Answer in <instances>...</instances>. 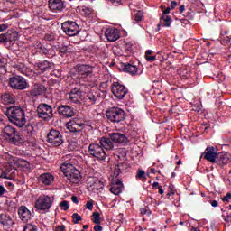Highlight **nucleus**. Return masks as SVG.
I'll return each instance as SVG.
<instances>
[{
  "mask_svg": "<svg viewBox=\"0 0 231 231\" xmlns=\"http://www.w3.org/2000/svg\"><path fill=\"white\" fill-rule=\"evenodd\" d=\"M99 143L103 149H106L107 151H113L115 149V144L111 137H101Z\"/></svg>",
  "mask_w": 231,
  "mask_h": 231,
  "instance_id": "c85d7f7f",
  "label": "nucleus"
},
{
  "mask_svg": "<svg viewBox=\"0 0 231 231\" xmlns=\"http://www.w3.org/2000/svg\"><path fill=\"white\" fill-rule=\"evenodd\" d=\"M231 162L230 153H226L225 152H217L215 157V162H213V165L217 169H223V167L228 165Z\"/></svg>",
  "mask_w": 231,
  "mask_h": 231,
  "instance_id": "ddd939ff",
  "label": "nucleus"
},
{
  "mask_svg": "<svg viewBox=\"0 0 231 231\" xmlns=\"http://www.w3.org/2000/svg\"><path fill=\"white\" fill-rule=\"evenodd\" d=\"M9 85L12 89H18L19 91H23L30 88L28 81L23 76H13L9 79Z\"/></svg>",
  "mask_w": 231,
  "mask_h": 231,
  "instance_id": "6e6552de",
  "label": "nucleus"
},
{
  "mask_svg": "<svg viewBox=\"0 0 231 231\" xmlns=\"http://www.w3.org/2000/svg\"><path fill=\"white\" fill-rule=\"evenodd\" d=\"M224 221H226V223H228V225H231V217H228V216L224 217Z\"/></svg>",
  "mask_w": 231,
  "mask_h": 231,
  "instance_id": "69168bd1",
  "label": "nucleus"
},
{
  "mask_svg": "<svg viewBox=\"0 0 231 231\" xmlns=\"http://www.w3.org/2000/svg\"><path fill=\"white\" fill-rule=\"evenodd\" d=\"M69 98L74 104H79V102H80V98H82V90L77 88H72L69 93Z\"/></svg>",
  "mask_w": 231,
  "mask_h": 231,
  "instance_id": "a878e982",
  "label": "nucleus"
},
{
  "mask_svg": "<svg viewBox=\"0 0 231 231\" xmlns=\"http://www.w3.org/2000/svg\"><path fill=\"white\" fill-rule=\"evenodd\" d=\"M163 15H167L171 14V7H167L165 10L162 11Z\"/></svg>",
  "mask_w": 231,
  "mask_h": 231,
  "instance_id": "052dcab7",
  "label": "nucleus"
},
{
  "mask_svg": "<svg viewBox=\"0 0 231 231\" xmlns=\"http://www.w3.org/2000/svg\"><path fill=\"white\" fill-rule=\"evenodd\" d=\"M141 214H143V216H145V214L151 215V211L147 210L146 208H142L141 209Z\"/></svg>",
  "mask_w": 231,
  "mask_h": 231,
  "instance_id": "13d9d810",
  "label": "nucleus"
},
{
  "mask_svg": "<svg viewBox=\"0 0 231 231\" xmlns=\"http://www.w3.org/2000/svg\"><path fill=\"white\" fill-rule=\"evenodd\" d=\"M183 16L187 17V18H182L180 21L181 24L184 26H187V24H189L190 23V21H192L194 19V16H192V13H190V12H187L186 14H183Z\"/></svg>",
  "mask_w": 231,
  "mask_h": 231,
  "instance_id": "f704fd0d",
  "label": "nucleus"
},
{
  "mask_svg": "<svg viewBox=\"0 0 231 231\" xmlns=\"http://www.w3.org/2000/svg\"><path fill=\"white\" fill-rule=\"evenodd\" d=\"M129 169V163L127 162H119L116 165L114 169L115 178H118L122 174V171H127Z\"/></svg>",
  "mask_w": 231,
  "mask_h": 231,
  "instance_id": "7c9ffc66",
  "label": "nucleus"
},
{
  "mask_svg": "<svg viewBox=\"0 0 231 231\" xmlns=\"http://www.w3.org/2000/svg\"><path fill=\"white\" fill-rule=\"evenodd\" d=\"M47 142L54 147H60L64 143V136L59 130L51 129L47 134Z\"/></svg>",
  "mask_w": 231,
  "mask_h": 231,
  "instance_id": "9d476101",
  "label": "nucleus"
},
{
  "mask_svg": "<svg viewBox=\"0 0 231 231\" xmlns=\"http://www.w3.org/2000/svg\"><path fill=\"white\" fill-rule=\"evenodd\" d=\"M108 136L114 143H119L120 145H127L129 143V138L125 134L121 133H109Z\"/></svg>",
  "mask_w": 231,
  "mask_h": 231,
  "instance_id": "dca6fc26",
  "label": "nucleus"
},
{
  "mask_svg": "<svg viewBox=\"0 0 231 231\" xmlns=\"http://www.w3.org/2000/svg\"><path fill=\"white\" fill-rule=\"evenodd\" d=\"M178 6V2L176 1H171V10H174V8H176Z\"/></svg>",
  "mask_w": 231,
  "mask_h": 231,
  "instance_id": "6e6d98bb",
  "label": "nucleus"
},
{
  "mask_svg": "<svg viewBox=\"0 0 231 231\" xmlns=\"http://www.w3.org/2000/svg\"><path fill=\"white\" fill-rule=\"evenodd\" d=\"M111 91L114 97H116L118 100H123V98L129 93L127 88L119 82H114L111 86Z\"/></svg>",
  "mask_w": 231,
  "mask_h": 231,
  "instance_id": "2eb2a0df",
  "label": "nucleus"
},
{
  "mask_svg": "<svg viewBox=\"0 0 231 231\" xmlns=\"http://www.w3.org/2000/svg\"><path fill=\"white\" fill-rule=\"evenodd\" d=\"M52 66H53V63L48 60L40 61L35 64L36 69L38 71H41L42 73H46V71H49V69H51Z\"/></svg>",
  "mask_w": 231,
  "mask_h": 231,
  "instance_id": "cd10ccee",
  "label": "nucleus"
},
{
  "mask_svg": "<svg viewBox=\"0 0 231 231\" xmlns=\"http://www.w3.org/2000/svg\"><path fill=\"white\" fill-rule=\"evenodd\" d=\"M75 142H70V143H69V149L70 150V151H74L75 150V147H73V145H75Z\"/></svg>",
  "mask_w": 231,
  "mask_h": 231,
  "instance_id": "bf43d9fd",
  "label": "nucleus"
},
{
  "mask_svg": "<svg viewBox=\"0 0 231 231\" xmlns=\"http://www.w3.org/2000/svg\"><path fill=\"white\" fill-rule=\"evenodd\" d=\"M60 207L63 208V210H69V202L68 200H63L60 203Z\"/></svg>",
  "mask_w": 231,
  "mask_h": 231,
  "instance_id": "79ce46f5",
  "label": "nucleus"
},
{
  "mask_svg": "<svg viewBox=\"0 0 231 231\" xmlns=\"http://www.w3.org/2000/svg\"><path fill=\"white\" fill-rule=\"evenodd\" d=\"M121 68L125 73H128L133 77L138 75V66L133 65V63H123Z\"/></svg>",
  "mask_w": 231,
  "mask_h": 231,
  "instance_id": "bb28decb",
  "label": "nucleus"
},
{
  "mask_svg": "<svg viewBox=\"0 0 231 231\" xmlns=\"http://www.w3.org/2000/svg\"><path fill=\"white\" fill-rule=\"evenodd\" d=\"M38 117L45 122H50L53 118V106L45 103H42L37 107Z\"/></svg>",
  "mask_w": 231,
  "mask_h": 231,
  "instance_id": "423d86ee",
  "label": "nucleus"
},
{
  "mask_svg": "<svg viewBox=\"0 0 231 231\" xmlns=\"http://www.w3.org/2000/svg\"><path fill=\"white\" fill-rule=\"evenodd\" d=\"M136 178H139V180H147V177H145V171L143 170L137 171Z\"/></svg>",
  "mask_w": 231,
  "mask_h": 231,
  "instance_id": "a19ab883",
  "label": "nucleus"
},
{
  "mask_svg": "<svg viewBox=\"0 0 231 231\" xmlns=\"http://www.w3.org/2000/svg\"><path fill=\"white\" fill-rule=\"evenodd\" d=\"M53 180H55V178L51 173H43L40 175L38 181L42 183V185H51Z\"/></svg>",
  "mask_w": 231,
  "mask_h": 231,
  "instance_id": "c756f323",
  "label": "nucleus"
},
{
  "mask_svg": "<svg viewBox=\"0 0 231 231\" xmlns=\"http://www.w3.org/2000/svg\"><path fill=\"white\" fill-rule=\"evenodd\" d=\"M161 23H163L162 26H164L165 28H169L171 27V23H172V20L169 15H162L161 18Z\"/></svg>",
  "mask_w": 231,
  "mask_h": 231,
  "instance_id": "e433bc0d",
  "label": "nucleus"
},
{
  "mask_svg": "<svg viewBox=\"0 0 231 231\" xmlns=\"http://www.w3.org/2000/svg\"><path fill=\"white\" fill-rule=\"evenodd\" d=\"M132 19L135 22V23L142 22V19H143V11H134L132 13Z\"/></svg>",
  "mask_w": 231,
  "mask_h": 231,
  "instance_id": "72a5a7b5",
  "label": "nucleus"
},
{
  "mask_svg": "<svg viewBox=\"0 0 231 231\" xmlns=\"http://www.w3.org/2000/svg\"><path fill=\"white\" fill-rule=\"evenodd\" d=\"M61 29L69 37H75L80 33V26L77 22L66 21L61 23Z\"/></svg>",
  "mask_w": 231,
  "mask_h": 231,
  "instance_id": "0eeeda50",
  "label": "nucleus"
},
{
  "mask_svg": "<svg viewBox=\"0 0 231 231\" xmlns=\"http://www.w3.org/2000/svg\"><path fill=\"white\" fill-rule=\"evenodd\" d=\"M51 50V45L50 43L38 44V53H41V55H50Z\"/></svg>",
  "mask_w": 231,
  "mask_h": 231,
  "instance_id": "2f4dec72",
  "label": "nucleus"
},
{
  "mask_svg": "<svg viewBox=\"0 0 231 231\" xmlns=\"http://www.w3.org/2000/svg\"><path fill=\"white\" fill-rule=\"evenodd\" d=\"M169 189H170V191L167 193V196H174V194H175L174 186L173 185H170Z\"/></svg>",
  "mask_w": 231,
  "mask_h": 231,
  "instance_id": "49530a36",
  "label": "nucleus"
},
{
  "mask_svg": "<svg viewBox=\"0 0 231 231\" xmlns=\"http://www.w3.org/2000/svg\"><path fill=\"white\" fill-rule=\"evenodd\" d=\"M79 221H82V217L79 215V213H74L72 215V223H74V225H79Z\"/></svg>",
  "mask_w": 231,
  "mask_h": 231,
  "instance_id": "58836bf2",
  "label": "nucleus"
},
{
  "mask_svg": "<svg viewBox=\"0 0 231 231\" xmlns=\"http://www.w3.org/2000/svg\"><path fill=\"white\" fill-rule=\"evenodd\" d=\"M114 6H118L120 3H122V0H108Z\"/></svg>",
  "mask_w": 231,
  "mask_h": 231,
  "instance_id": "3c124183",
  "label": "nucleus"
},
{
  "mask_svg": "<svg viewBox=\"0 0 231 231\" xmlns=\"http://www.w3.org/2000/svg\"><path fill=\"white\" fill-rule=\"evenodd\" d=\"M79 12L81 15H84L85 17H88V15H91V14H93V8L88 7L86 5H82L79 7Z\"/></svg>",
  "mask_w": 231,
  "mask_h": 231,
  "instance_id": "c9c22d12",
  "label": "nucleus"
},
{
  "mask_svg": "<svg viewBox=\"0 0 231 231\" xmlns=\"http://www.w3.org/2000/svg\"><path fill=\"white\" fill-rule=\"evenodd\" d=\"M123 189H124V183H122V180L118 179V177L114 179L112 182V186L110 188V192L112 194H115V196H118L122 193Z\"/></svg>",
  "mask_w": 231,
  "mask_h": 231,
  "instance_id": "b1692460",
  "label": "nucleus"
},
{
  "mask_svg": "<svg viewBox=\"0 0 231 231\" xmlns=\"http://www.w3.org/2000/svg\"><path fill=\"white\" fill-rule=\"evenodd\" d=\"M60 171L63 173L65 181L67 183L79 184L80 180H82V175L80 171L75 168L71 162H65L60 165Z\"/></svg>",
  "mask_w": 231,
  "mask_h": 231,
  "instance_id": "f03ea898",
  "label": "nucleus"
},
{
  "mask_svg": "<svg viewBox=\"0 0 231 231\" xmlns=\"http://www.w3.org/2000/svg\"><path fill=\"white\" fill-rule=\"evenodd\" d=\"M216 156H217V152H216L214 146H208L201 154V158H204V160H207V162H209L210 163L216 162Z\"/></svg>",
  "mask_w": 231,
  "mask_h": 231,
  "instance_id": "a211bd4d",
  "label": "nucleus"
},
{
  "mask_svg": "<svg viewBox=\"0 0 231 231\" xmlns=\"http://www.w3.org/2000/svg\"><path fill=\"white\" fill-rule=\"evenodd\" d=\"M60 53H68V46L64 45L60 48Z\"/></svg>",
  "mask_w": 231,
  "mask_h": 231,
  "instance_id": "864d4df0",
  "label": "nucleus"
},
{
  "mask_svg": "<svg viewBox=\"0 0 231 231\" xmlns=\"http://www.w3.org/2000/svg\"><path fill=\"white\" fill-rule=\"evenodd\" d=\"M98 97H100V94L97 91L90 90L88 93H87L86 99L90 104H97V100H98Z\"/></svg>",
  "mask_w": 231,
  "mask_h": 231,
  "instance_id": "473e14b6",
  "label": "nucleus"
},
{
  "mask_svg": "<svg viewBox=\"0 0 231 231\" xmlns=\"http://www.w3.org/2000/svg\"><path fill=\"white\" fill-rule=\"evenodd\" d=\"M44 40L51 42V41H55V36L52 34H45Z\"/></svg>",
  "mask_w": 231,
  "mask_h": 231,
  "instance_id": "a18cd8bd",
  "label": "nucleus"
},
{
  "mask_svg": "<svg viewBox=\"0 0 231 231\" xmlns=\"http://www.w3.org/2000/svg\"><path fill=\"white\" fill-rule=\"evenodd\" d=\"M86 208H87L88 210H93V200H88V201H87Z\"/></svg>",
  "mask_w": 231,
  "mask_h": 231,
  "instance_id": "de8ad7c7",
  "label": "nucleus"
},
{
  "mask_svg": "<svg viewBox=\"0 0 231 231\" xmlns=\"http://www.w3.org/2000/svg\"><path fill=\"white\" fill-rule=\"evenodd\" d=\"M93 216V223H95L96 225H100V213H98V211H96L92 214Z\"/></svg>",
  "mask_w": 231,
  "mask_h": 231,
  "instance_id": "ea45409f",
  "label": "nucleus"
},
{
  "mask_svg": "<svg viewBox=\"0 0 231 231\" xmlns=\"http://www.w3.org/2000/svg\"><path fill=\"white\" fill-rule=\"evenodd\" d=\"M49 8L51 12H62L66 8V4L62 0H49L48 1Z\"/></svg>",
  "mask_w": 231,
  "mask_h": 231,
  "instance_id": "aec40b11",
  "label": "nucleus"
},
{
  "mask_svg": "<svg viewBox=\"0 0 231 231\" xmlns=\"http://www.w3.org/2000/svg\"><path fill=\"white\" fill-rule=\"evenodd\" d=\"M53 205L51 198L48 195H41L35 202L37 210H50Z\"/></svg>",
  "mask_w": 231,
  "mask_h": 231,
  "instance_id": "4468645a",
  "label": "nucleus"
},
{
  "mask_svg": "<svg viewBox=\"0 0 231 231\" xmlns=\"http://www.w3.org/2000/svg\"><path fill=\"white\" fill-rule=\"evenodd\" d=\"M18 216L23 223H28L32 217V212L26 208V206H20L18 208Z\"/></svg>",
  "mask_w": 231,
  "mask_h": 231,
  "instance_id": "5701e85b",
  "label": "nucleus"
},
{
  "mask_svg": "<svg viewBox=\"0 0 231 231\" xmlns=\"http://www.w3.org/2000/svg\"><path fill=\"white\" fill-rule=\"evenodd\" d=\"M211 206L217 207V200H212L211 201Z\"/></svg>",
  "mask_w": 231,
  "mask_h": 231,
  "instance_id": "338daca9",
  "label": "nucleus"
},
{
  "mask_svg": "<svg viewBox=\"0 0 231 231\" xmlns=\"http://www.w3.org/2000/svg\"><path fill=\"white\" fill-rule=\"evenodd\" d=\"M57 111L60 116H63V118H72V116H75V110L68 105L59 106Z\"/></svg>",
  "mask_w": 231,
  "mask_h": 231,
  "instance_id": "f3484780",
  "label": "nucleus"
},
{
  "mask_svg": "<svg viewBox=\"0 0 231 231\" xmlns=\"http://www.w3.org/2000/svg\"><path fill=\"white\" fill-rule=\"evenodd\" d=\"M226 216L231 218V208L227 209Z\"/></svg>",
  "mask_w": 231,
  "mask_h": 231,
  "instance_id": "774afa93",
  "label": "nucleus"
},
{
  "mask_svg": "<svg viewBox=\"0 0 231 231\" xmlns=\"http://www.w3.org/2000/svg\"><path fill=\"white\" fill-rule=\"evenodd\" d=\"M0 225H2L4 228H12V226L15 225V219L8 213H2L0 214Z\"/></svg>",
  "mask_w": 231,
  "mask_h": 231,
  "instance_id": "6ab92c4d",
  "label": "nucleus"
},
{
  "mask_svg": "<svg viewBox=\"0 0 231 231\" xmlns=\"http://www.w3.org/2000/svg\"><path fill=\"white\" fill-rule=\"evenodd\" d=\"M17 39H19V33L14 29L8 30L5 33L0 34L1 44L6 45L9 42L10 45H14Z\"/></svg>",
  "mask_w": 231,
  "mask_h": 231,
  "instance_id": "f8f14e48",
  "label": "nucleus"
},
{
  "mask_svg": "<svg viewBox=\"0 0 231 231\" xmlns=\"http://www.w3.org/2000/svg\"><path fill=\"white\" fill-rule=\"evenodd\" d=\"M4 134L6 140H8V142L10 143H13L14 145H21V143H24V138L23 137L21 133H19V131H17L13 126H5L4 128Z\"/></svg>",
  "mask_w": 231,
  "mask_h": 231,
  "instance_id": "7ed1b4c3",
  "label": "nucleus"
},
{
  "mask_svg": "<svg viewBox=\"0 0 231 231\" xmlns=\"http://www.w3.org/2000/svg\"><path fill=\"white\" fill-rule=\"evenodd\" d=\"M106 116L109 122H113L114 124H120V122H124L125 120V111L120 107H110L106 111Z\"/></svg>",
  "mask_w": 231,
  "mask_h": 231,
  "instance_id": "20e7f679",
  "label": "nucleus"
},
{
  "mask_svg": "<svg viewBox=\"0 0 231 231\" xmlns=\"http://www.w3.org/2000/svg\"><path fill=\"white\" fill-rule=\"evenodd\" d=\"M230 199H231V193L230 192L226 193V196H224L222 198V201H224V203L225 202L226 203H230Z\"/></svg>",
  "mask_w": 231,
  "mask_h": 231,
  "instance_id": "37998d69",
  "label": "nucleus"
},
{
  "mask_svg": "<svg viewBox=\"0 0 231 231\" xmlns=\"http://www.w3.org/2000/svg\"><path fill=\"white\" fill-rule=\"evenodd\" d=\"M71 200L78 205L79 203V198L77 196H72Z\"/></svg>",
  "mask_w": 231,
  "mask_h": 231,
  "instance_id": "680f3d73",
  "label": "nucleus"
},
{
  "mask_svg": "<svg viewBox=\"0 0 231 231\" xmlns=\"http://www.w3.org/2000/svg\"><path fill=\"white\" fill-rule=\"evenodd\" d=\"M6 66V60L4 58H0V68Z\"/></svg>",
  "mask_w": 231,
  "mask_h": 231,
  "instance_id": "5fc2aeb1",
  "label": "nucleus"
},
{
  "mask_svg": "<svg viewBox=\"0 0 231 231\" xmlns=\"http://www.w3.org/2000/svg\"><path fill=\"white\" fill-rule=\"evenodd\" d=\"M189 77H190V73H189V71H187V69H184L181 73V78L182 79H189Z\"/></svg>",
  "mask_w": 231,
  "mask_h": 231,
  "instance_id": "09e8293b",
  "label": "nucleus"
},
{
  "mask_svg": "<svg viewBox=\"0 0 231 231\" xmlns=\"http://www.w3.org/2000/svg\"><path fill=\"white\" fill-rule=\"evenodd\" d=\"M145 59L148 62H154V60H156V56H146Z\"/></svg>",
  "mask_w": 231,
  "mask_h": 231,
  "instance_id": "8fccbe9b",
  "label": "nucleus"
},
{
  "mask_svg": "<svg viewBox=\"0 0 231 231\" xmlns=\"http://www.w3.org/2000/svg\"><path fill=\"white\" fill-rule=\"evenodd\" d=\"M179 12H180V14H183L184 12H185V5H180V7H179Z\"/></svg>",
  "mask_w": 231,
  "mask_h": 231,
  "instance_id": "e2e57ef3",
  "label": "nucleus"
},
{
  "mask_svg": "<svg viewBox=\"0 0 231 231\" xmlns=\"http://www.w3.org/2000/svg\"><path fill=\"white\" fill-rule=\"evenodd\" d=\"M17 98L12 92H4L0 95V102L5 106H10L15 104Z\"/></svg>",
  "mask_w": 231,
  "mask_h": 231,
  "instance_id": "4be33fe9",
  "label": "nucleus"
},
{
  "mask_svg": "<svg viewBox=\"0 0 231 231\" xmlns=\"http://www.w3.org/2000/svg\"><path fill=\"white\" fill-rule=\"evenodd\" d=\"M105 37H106L110 42H115L120 39V32L116 28H108L105 32Z\"/></svg>",
  "mask_w": 231,
  "mask_h": 231,
  "instance_id": "393cba45",
  "label": "nucleus"
},
{
  "mask_svg": "<svg viewBox=\"0 0 231 231\" xmlns=\"http://www.w3.org/2000/svg\"><path fill=\"white\" fill-rule=\"evenodd\" d=\"M84 127H86V124L77 117L66 124L68 131H69V133H74L75 134H81Z\"/></svg>",
  "mask_w": 231,
  "mask_h": 231,
  "instance_id": "9b49d317",
  "label": "nucleus"
},
{
  "mask_svg": "<svg viewBox=\"0 0 231 231\" xmlns=\"http://www.w3.org/2000/svg\"><path fill=\"white\" fill-rule=\"evenodd\" d=\"M46 91H47L46 86L42 84H35L31 88V89L27 93L29 97H39L41 95H44Z\"/></svg>",
  "mask_w": 231,
  "mask_h": 231,
  "instance_id": "412c9836",
  "label": "nucleus"
},
{
  "mask_svg": "<svg viewBox=\"0 0 231 231\" xmlns=\"http://www.w3.org/2000/svg\"><path fill=\"white\" fill-rule=\"evenodd\" d=\"M104 230V227H102V226L100 225H96L94 226V231H103Z\"/></svg>",
  "mask_w": 231,
  "mask_h": 231,
  "instance_id": "4d7b16f0",
  "label": "nucleus"
},
{
  "mask_svg": "<svg viewBox=\"0 0 231 231\" xmlns=\"http://www.w3.org/2000/svg\"><path fill=\"white\" fill-rule=\"evenodd\" d=\"M5 115L11 124L22 129L23 134L32 136L34 128L31 124L26 125V114L24 109L17 106H9L6 108Z\"/></svg>",
  "mask_w": 231,
  "mask_h": 231,
  "instance_id": "f257e3e1",
  "label": "nucleus"
},
{
  "mask_svg": "<svg viewBox=\"0 0 231 231\" xmlns=\"http://www.w3.org/2000/svg\"><path fill=\"white\" fill-rule=\"evenodd\" d=\"M6 28H8V26H6L5 24H0V32H5V30H6Z\"/></svg>",
  "mask_w": 231,
  "mask_h": 231,
  "instance_id": "0e129e2a",
  "label": "nucleus"
},
{
  "mask_svg": "<svg viewBox=\"0 0 231 231\" xmlns=\"http://www.w3.org/2000/svg\"><path fill=\"white\" fill-rule=\"evenodd\" d=\"M88 154H90V156H92L93 158H97V160H100L103 162L106 161V158L107 156V153H106V151H104L102 145L98 143L89 144Z\"/></svg>",
  "mask_w": 231,
  "mask_h": 231,
  "instance_id": "1a4fd4ad",
  "label": "nucleus"
},
{
  "mask_svg": "<svg viewBox=\"0 0 231 231\" xmlns=\"http://www.w3.org/2000/svg\"><path fill=\"white\" fill-rule=\"evenodd\" d=\"M4 194H8V190H6L5 186L0 184V198H3Z\"/></svg>",
  "mask_w": 231,
  "mask_h": 231,
  "instance_id": "c03bdc74",
  "label": "nucleus"
},
{
  "mask_svg": "<svg viewBox=\"0 0 231 231\" xmlns=\"http://www.w3.org/2000/svg\"><path fill=\"white\" fill-rule=\"evenodd\" d=\"M94 67L88 64H78L76 69L78 71L79 79L81 82H89L93 79Z\"/></svg>",
  "mask_w": 231,
  "mask_h": 231,
  "instance_id": "39448f33",
  "label": "nucleus"
},
{
  "mask_svg": "<svg viewBox=\"0 0 231 231\" xmlns=\"http://www.w3.org/2000/svg\"><path fill=\"white\" fill-rule=\"evenodd\" d=\"M55 231H66V226L64 225L58 226H56Z\"/></svg>",
  "mask_w": 231,
  "mask_h": 231,
  "instance_id": "603ef678",
  "label": "nucleus"
},
{
  "mask_svg": "<svg viewBox=\"0 0 231 231\" xmlns=\"http://www.w3.org/2000/svg\"><path fill=\"white\" fill-rule=\"evenodd\" d=\"M23 231H39V227L32 224H26L23 227Z\"/></svg>",
  "mask_w": 231,
  "mask_h": 231,
  "instance_id": "4c0bfd02",
  "label": "nucleus"
}]
</instances>
